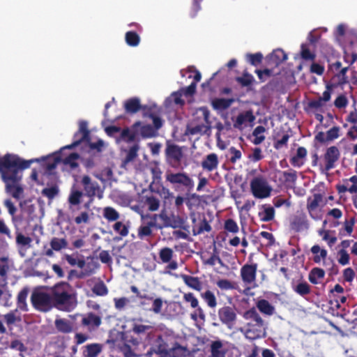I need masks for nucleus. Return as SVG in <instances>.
Wrapping results in <instances>:
<instances>
[{
  "label": "nucleus",
  "instance_id": "obj_38",
  "mask_svg": "<svg viewBox=\"0 0 357 357\" xmlns=\"http://www.w3.org/2000/svg\"><path fill=\"white\" fill-rule=\"evenodd\" d=\"M89 131L87 130V122L85 121H80L79 122V131L75 135V137H77L75 142H78V144L82 142H87L88 140Z\"/></svg>",
  "mask_w": 357,
  "mask_h": 357
},
{
  "label": "nucleus",
  "instance_id": "obj_13",
  "mask_svg": "<svg viewBox=\"0 0 357 357\" xmlns=\"http://www.w3.org/2000/svg\"><path fill=\"white\" fill-rule=\"evenodd\" d=\"M81 183L85 195L91 200H93L95 197H97L100 199L103 197V189L96 181H93L89 176H83Z\"/></svg>",
  "mask_w": 357,
  "mask_h": 357
},
{
  "label": "nucleus",
  "instance_id": "obj_28",
  "mask_svg": "<svg viewBox=\"0 0 357 357\" xmlns=\"http://www.w3.org/2000/svg\"><path fill=\"white\" fill-rule=\"evenodd\" d=\"M54 326L56 329L63 333H69L73 330V323L63 318H57L54 321Z\"/></svg>",
  "mask_w": 357,
  "mask_h": 357
},
{
  "label": "nucleus",
  "instance_id": "obj_35",
  "mask_svg": "<svg viewBox=\"0 0 357 357\" xmlns=\"http://www.w3.org/2000/svg\"><path fill=\"white\" fill-rule=\"evenodd\" d=\"M306 149L304 147H299L296 151V155L291 158V164L294 167H297L302 166L304 163V159L306 157Z\"/></svg>",
  "mask_w": 357,
  "mask_h": 357
},
{
  "label": "nucleus",
  "instance_id": "obj_39",
  "mask_svg": "<svg viewBox=\"0 0 357 357\" xmlns=\"http://www.w3.org/2000/svg\"><path fill=\"white\" fill-rule=\"evenodd\" d=\"M291 227L296 231L305 230L308 228V223L305 216H296L291 222Z\"/></svg>",
  "mask_w": 357,
  "mask_h": 357
},
{
  "label": "nucleus",
  "instance_id": "obj_4",
  "mask_svg": "<svg viewBox=\"0 0 357 357\" xmlns=\"http://www.w3.org/2000/svg\"><path fill=\"white\" fill-rule=\"evenodd\" d=\"M78 142H75L70 145L61 149L59 152H56L45 158V165L48 172H51L59 164H62L64 168L75 169L78 167L79 155L77 153H67V149L76 146Z\"/></svg>",
  "mask_w": 357,
  "mask_h": 357
},
{
  "label": "nucleus",
  "instance_id": "obj_8",
  "mask_svg": "<svg viewBox=\"0 0 357 357\" xmlns=\"http://www.w3.org/2000/svg\"><path fill=\"white\" fill-rule=\"evenodd\" d=\"M181 79L178 89H196L197 84L202 79L201 73L194 66H189L180 70Z\"/></svg>",
  "mask_w": 357,
  "mask_h": 357
},
{
  "label": "nucleus",
  "instance_id": "obj_6",
  "mask_svg": "<svg viewBox=\"0 0 357 357\" xmlns=\"http://www.w3.org/2000/svg\"><path fill=\"white\" fill-rule=\"evenodd\" d=\"M243 317L248 321L244 331L247 338L255 340L265 335L266 324L255 307L245 311Z\"/></svg>",
  "mask_w": 357,
  "mask_h": 357
},
{
  "label": "nucleus",
  "instance_id": "obj_3",
  "mask_svg": "<svg viewBox=\"0 0 357 357\" xmlns=\"http://www.w3.org/2000/svg\"><path fill=\"white\" fill-rule=\"evenodd\" d=\"M255 73L257 75L260 82L271 79L270 84L274 85L277 89L290 86L296 82L294 71L289 68L277 71L275 68L267 66L264 70L256 69Z\"/></svg>",
  "mask_w": 357,
  "mask_h": 357
},
{
  "label": "nucleus",
  "instance_id": "obj_55",
  "mask_svg": "<svg viewBox=\"0 0 357 357\" xmlns=\"http://www.w3.org/2000/svg\"><path fill=\"white\" fill-rule=\"evenodd\" d=\"M103 216L109 221H115L119 219V213L112 207H105L103 209Z\"/></svg>",
  "mask_w": 357,
  "mask_h": 357
},
{
  "label": "nucleus",
  "instance_id": "obj_11",
  "mask_svg": "<svg viewBox=\"0 0 357 357\" xmlns=\"http://www.w3.org/2000/svg\"><path fill=\"white\" fill-rule=\"evenodd\" d=\"M250 190L255 198L265 199L271 196L273 188L264 176H258L251 181Z\"/></svg>",
  "mask_w": 357,
  "mask_h": 357
},
{
  "label": "nucleus",
  "instance_id": "obj_61",
  "mask_svg": "<svg viewBox=\"0 0 357 357\" xmlns=\"http://www.w3.org/2000/svg\"><path fill=\"white\" fill-rule=\"evenodd\" d=\"M337 255V261L341 265L345 266L349 263V255L346 250L341 249L338 251Z\"/></svg>",
  "mask_w": 357,
  "mask_h": 357
},
{
  "label": "nucleus",
  "instance_id": "obj_48",
  "mask_svg": "<svg viewBox=\"0 0 357 357\" xmlns=\"http://www.w3.org/2000/svg\"><path fill=\"white\" fill-rule=\"evenodd\" d=\"M124 105L126 111L130 113L137 112L141 107L140 100L137 98H130L126 100Z\"/></svg>",
  "mask_w": 357,
  "mask_h": 357
},
{
  "label": "nucleus",
  "instance_id": "obj_54",
  "mask_svg": "<svg viewBox=\"0 0 357 357\" xmlns=\"http://www.w3.org/2000/svg\"><path fill=\"white\" fill-rule=\"evenodd\" d=\"M144 205L151 211H155L158 210L160 206V201L158 199L153 196L146 197L144 200Z\"/></svg>",
  "mask_w": 357,
  "mask_h": 357
},
{
  "label": "nucleus",
  "instance_id": "obj_10",
  "mask_svg": "<svg viewBox=\"0 0 357 357\" xmlns=\"http://www.w3.org/2000/svg\"><path fill=\"white\" fill-rule=\"evenodd\" d=\"M228 73L222 68L201 84L202 89H230L227 87Z\"/></svg>",
  "mask_w": 357,
  "mask_h": 357
},
{
  "label": "nucleus",
  "instance_id": "obj_60",
  "mask_svg": "<svg viewBox=\"0 0 357 357\" xmlns=\"http://www.w3.org/2000/svg\"><path fill=\"white\" fill-rule=\"evenodd\" d=\"M216 285L223 291H227L234 289L235 288L234 284L227 279H221L216 282Z\"/></svg>",
  "mask_w": 357,
  "mask_h": 357
},
{
  "label": "nucleus",
  "instance_id": "obj_18",
  "mask_svg": "<svg viewBox=\"0 0 357 357\" xmlns=\"http://www.w3.org/2000/svg\"><path fill=\"white\" fill-rule=\"evenodd\" d=\"M287 54L281 49H278L272 52L266 57V66L270 68H273L277 71L282 70L283 68L280 69V65L287 60Z\"/></svg>",
  "mask_w": 357,
  "mask_h": 357
},
{
  "label": "nucleus",
  "instance_id": "obj_46",
  "mask_svg": "<svg viewBox=\"0 0 357 357\" xmlns=\"http://www.w3.org/2000/svg\"><path fill=\"white\" fill-rule=\"evenodd\" d=\"M324 275L325 272L323 269L320 268H314L310 271L308 279L311 283L316 284L319 283L320 280L323 279Z\"/></svg>",
  "mask_w": 357,
  "mask_h": 357
},
{
  "label": "nucleus",
  "instance_id": "obj_9",
  "mask_svg": "<svg viewBox=\"0 0 357 357\" xmlns=\"http://www.w3.org/2000/svg\"><path fill=\"white\" fill-rule=\"evenodd\" d=\"M33 306L38 311L47 312L54 306L52 294L43 289L33 291L31 296Z\"/></svg>",
  "mask_w": 357,
  "mask_h": 357
},
{
  "label": "nucleus",
  "instance_id": "obj_63",
  "mask_svg": "<svg viewBox=\"0 0 357 357\" xmlns=\"http://www.w3.org/2000/svg\"><path fill=\"white\" fill-rule=\"evenodd\" d=\"M222 344L220 342H215L211 347V357H225V354L220 351Z\"/></svg>",
  "mask_w": 357,
  "mask_h": 357
},
{
  "label": "nucleus",
  "instance_id": "obj_64",
  "mask_svg": "<svg viewBox=\"0 0 357 357\" xmlns=\"http://www.w3.org/2000/svg\"><path fill=\"white\" fill-rule=\"evenodd\" d=\"M225 229L229 231L236 234L238 231V226L237 223L232 219H228L225 222Z\"/></svg>",
  "mask_w": 357,
  "mask_h": 357
},
{
  "label": "nucleus",
  "instance_id": "obj_27",
  "mask_svg": "<svg viewBox=\"0 0 357 357\" xmlns=\"http://www.w3.org/2000/svg\"><path fill=\"white\" fill-rule=\"evenodd\" d=\"M256 307L261 313L266 316L270 317L275 313V307L266 299L258 300Z\"/></svg>",
  "mask_w": 357,
  "mask_h": 357
},
{
  "label": "nucleus",
  "instance_id": "obj_2",
  "mask_svg": "<svg viewBox=\"0 0 357 357\" xmlns=\"http://www.w3.org/2000/svg\"><path fill=\"white\" fill-rule=\"evenodd\" d=\"M54 306L59 310L70 312L77 304L73 287L67 282H61L51 289Z\"/></svg>",
  "mask_w": 357,
  "mask_h": 357
},
{
  "label": "nucleus",
  "instance_id": "obj_40",
  "mask_svg": "<svg viewBox=\"0 0 357 357\" xmlns=\"http://www.w3.org/2000/svg\"><path fill=\"white\" fill-rule=\"evenodd\" d=\"M29 291L26 288H24L22 289L18 295L17 298V307L24 312H26L28 310V305L26 303V298L28 296Z\"/></svg>",
  "mask_w": 357,
  "mask_h": 357
},
{
  "label": "nucleus",
  "instance_id": "obj_34",
  "mask_svg": "<svg viewBox=\"0 0 357 357\" xmlns=\"http://www.w3.org/2000/svg\"><path fill=\"white\" fill-rule=\"evenodd\" d=\"M12 294L7 287V282H3L0 284V302L5 307H9L10 305V298Z\"/></svg>",
  "mask_w": 357,
  "mask_h": 357
},
{
  "label": "nucleus",
  "instance_id": "obj_47",
  "mask_svg": "<svg viewBox=\"0 0 357 357\" xmlns=\"http://www.w3.org/2000/svg\"><path fill=\"white\" fill-rule=\"evenodd\" d=\"M83 192L79 190L72 188L68 198V203L70 206L78 205L81 203Z\"/></svg>",
  "mask_w": 357,
  "mask_h": 357
},
{
  "label": "nucleus",
  "instance_id": "obj_5",
  "mask_svg": "<svg viewBox=\"0 0 357 357\" xmlns=\"http://www.w3.org/2000/svg\"><path fill=\"white\" fill-rule=\"evenodd\" d=\"M145 116L152 119L153 126L137 121L133 124L132 128L137 135L139 134L144 138L153 137L157 135L158 130L163 126L164 123L160 117V109L154 105L145 112Z\"/></svg>",
  "mask_w": 357,
  "mask_h": 357
},
{
  "label": "nucleus",
  "instance_id": "obj_41",
  "mask_svg": "<svg viewBox=\"0 0 357 357\" xmlns=\"http://www.w3.org/2000/svg\"><path fill=\"white\" fill-rule=\"evenodd\" d=\"M102 351V346L99 344H90L85 347L83 352L84 357H97Z\"/></svg>",
  "mask_w": 357,
  "mask_h": 357
},
{
  "label": "nucleus",
  "instance_id": "obj_17",
  "mask_svg": "<svg viewBox=\"0 0 357 357\" xmlns=\"http://www.w3.org/2000/svg\"><path fill=\"white\" fill-rule=\"evenodd\" d=\"M141 216L142 225L139 227L137 235L139 238L143 239L152 234V228L155 227L157 225L149 218V214H145L142 211H138Z\"/></svg>",
  "mask_w": 357,
  "mask_h": 357
},
{
  "label": "nucleus",
  "instance_id": "obj_56",
  "mask_svg": "<svg viewBox=\"0 0 357 357\" xmlns=\"http://www.w3.org/2000/svg\"><path fill=\"white\" fill-rule=\"evenodd\" d=\"M183 101L181 98V94L178 92H174L170 97L166 99L165 105L171 107L172 104L181 105Z\"/></svg>",
  "mask_w": 357,
  "mask_h": 357
},
{
  "label": "nucleus",
  "instance_id": "obj_20",
  "mask_svg": "<svg viewBox=\"0 0 357 357\" xmlns=\"http://www.w3.org/2000/svg\"><path fill=\"white\" fill-rule=\"evenodd\" d=\"M218 317L221 322L229 328L234 324L236 319V314L234 308L229 306H224L218 310Z\"/></svg>",
  "mask_w": 357,
  "mask_h": 357
},
{
  "label": "nucleus",
  "instance_id": "obj_45",
  "mask_svg": "<svg viewBox=\"0 0 357 357\" xmlns=\"http://www.w3.org/2000/svg\"><path fill=\"white\" fill-rule=\"evenodd\" d=\"M125 40L126 44L130 47H137L140 43V36L139 34L132 31H127L125 34Z\"/></svg>",
  "mask_w": 357,
  "mask_h": 357
},
{
  "label": "nucleus",
  "instance_id": "obj_21",
  "mask_svg": "<svg viewBox=\"0 0 357 357\" xmlns=\"http://www.w3.org/2000/svg\"><path fill=\"white\" fill-rule=\"evenodd\" d=\"M257 264H245L241 268V277L246 284H252L256 280Z\"/></svg>",
  "mask_w": 357,
  "mask_h": 357
},
{
  "label": "nucleus",
  "instance_id": "obj_57",
  "mask_svg": "<svg viewBox=\"0 0 357 357\" xmlns=\"http://www.w3.org/2000/svg\"><path fill=\"white\" fill-rule=\"evenodd\" d=\"M174 252L169 248H164L160 250L159 257L163 263H168L173 257Z\"/></svg>",
  "mask_w": 357,
  "mask_h": 357
},
{
  "label": "nucleus",
  "instance_id": "obj_14",
  "mask_svg": "<svg viewBox=\"0 0 357 357\" xmlns=\"http://www.w3.org/2000/svg\"><path fill=\"white\" fill-rule=\"evenodd\" d=\"M21 321L17 309L11 310L6 314H0V334L7 332L6 326L9 330H13V326Z\"/></svg>",
  "mask_w": 357,
  "mask_h": 357
},
{
  "label": "nucleus",
  "instance_id": "obj_44",
  "mask_svg": "<svg viewBox=\"0 0 357 357\" xmlns=\"http://www.w3.org/2000/svg\"><path fill=\"white\" fill-rule=\"evenodd\" d=\"M265 132L266 128L264 126H257L252 132L253 139L252 140V142H253V144L258 145L262 143L266 138L264 135Z\"/></svg>",
  "mask_w": 357,
  "mask_h": 357
},
{
  "label": "nucleus",
  "instance_id": "obj_16",
  "mask_svg": "<svg viewBox=\"0 0 357 357\" xmlns=\"http://www.w3.org/2000/svg\"><path fill=\"white\" fill-rule=\"evenodd\" d=\"M233 81L236 86L245 89H252L257 83L255 78L247 68H245L242 73H238Z\"/></svg>",
  "mask_w": 357,
  "mask_h": 357
},
{
  "label": "nucleus",
  "instance_id": "obj_24",
  "mask_svg": "<svg viewBox=\"0 0 357 357\" xmlns=\"http://www.w3.org/2000/svg\"><path fill=\"white\" fill-rule=\"evenodd\" d=\"M132 331L137 335H151L153 331V326L143 323L142 319H133Z\"/></svg>",
  "mask_w": 357,
  "mask_h": 357
},
{
  "label": "nucleus",
  "instance_id": "obj_23",
  "mask_svg": "<svg viewBox=\"0 0 357 357\" xmlns=\"http://www.w3.org/2000/svg\"><path fill=\"white\" fill-rule=\"evenodd\" d=\"M219 165V158L216 153H211L206 155L202 160L201 165L203 169L213 172L217 169Z\"/></svg>",
  "mask_w": 357,
  "mask_h": 357
},
{
  "label": "nucleus",
  "instance_id": "obj_25",
  "mask_svg": "<svg viewBox=\"0 0 357 357\" xmlns=\"http://www.w3.org/2000/svg\"><path fill=\"white\" fill-rule=\"evenodd\" d=\"M255 119L251 111L243 112L237 116L234 123V127L238 129H243L252 123Z\"/></svg>",
  "mask_w": 357,
  "mask_h": 357
},
{
  "label": "nucleus",
  "instance_id": "obj_42",
  "mask_svg": "<svg viewBox=\"0 0 357 357\" xmlns=\"http://www.w3.org/2000/svg\"><path fill=\"white\" fill-rule=\"evenodd\" d=\"M169 357H186L189 355V351L186 347L179 344H175L167 352Z\"/></svg>",
  "mask_w": 357,
  "mask_h": 357
},
{
  "label": "nucleus",
  "instance_id": "obj_58",
  "mask_svg": "<svg viewBox=\"0 0 357 357\" xmlns=\"http://www.w3.org/2000/svg\"><path fill=\"white\" fill-rule=\"evenodd\" d=\"M9 266L6 258L0 259V278L2 282H6L7 280V273L8 271Z\"/></svg>",
  "mask_w": 357,
  "mask_h": 357
},
{
  "label": "nucleus",
  "instance_id": "obj_50",
  "mask_svg": "<svg viewBox=\"0 0 357 357\" xmlns=\"http://www.w3.org/2000/svg\"><path fill=\"white\" fill-rule=\"evenodd\" d=\"M264 56L261 52L248 53L245 55L246 61L253 66H258L262 62Z\"/></svg>",
  "mask_w": 357,
  "mask_h": 357
},
{
  "label": "nucleus",
  "instance_id": "obj_59",
  "mask_svg": "<svg viewBox=\"0 0 357 357\" xmlns=\"http://www.w3.org/2000/svg\"><path fill=\"white\" fill-rule=\"evenodd\" d=\"M294 290L301 296H305L310 293V285L304 282H300L294 287Z\"/></svg>",
  "mask_w": 357,
  "mask_h": 357
},
{
  "label": "nucleus",
  "instance_id": "obj_22",
  "mask_svg": "<svg viewBox=\"0 0 357 357\" xmlns=\"http://www.w3.org/2000/svg\"><path fill=\"white\" fill-rule=\"evenodd\" d=\"M340 157L339 149L336 146H331L324 155L325 166L324 169L328 171L335 167V163Z\"/></svg>",
  "mask_w": 357,
  "mask_h": 357
},
{
  "label": "nucleus",
  "instance_id": "obj_36",
  "mask_svg": "<svg viewBox=\"0 0 357 357\" xmlns=\"http://www.w3.org/2000/svg\"><path fill=\"white\" fill-rule=\"evenodd\" d=\"M166 153L168 157L174 159L176 162L181 161L183 157L181 148L174 144L167 146L166 149Z\"/></svg>",
  "mask_w": 357,
  "mask_h": 357
},
{
  "label": "nucleus",
  "instance_id": "obj_19",
  "mask_svg": "<svg viewBox=\"0 0 357 357\" xmlns=\"http://www.w3.org/2000/svg\"><path fill=\"white\" fill-rule=\"evenodd\" d=\"M322 196L319 194H314L307 199V208L310 216L315 220L321 218L319 208L322 202Z\"/></svg>",
  "mask_w": 357,
  "mask_h": 357
},
{
  "label": "nucleus",
  "instance_id": "obj_53",
  "mask_svg": "<svg viewBox=\"0 0 357 357\" xmlns=\"http://www.w3.org/2000/svg\"><path fill=\"white\" fill-rule=\"evenodd\" d=\"M301 57L302 59L305 61H313L315 59L316 55L314 53L312 52L307 44H302L301 46Z\"/></svg>",
  "mask_w": 357,
  "mask_h": 357
},
{
  "label": "nucleus",
  "instance_id": "obj_51",
  "mask_svg": "<svg viewBox=\"0 0 357 357\" xmlns=\"http://www.w3.org/2000/svg\"><path fill=\"white\" fill-rule=\"evenodd\" d=\"M259 215L262 221L268 222L273 220L274 218V208L271 206H264L263 207V210L261 212H259Z\"/></svg>",
  "mask_w": 357,
  "mask_h": 357
},
{
  "label": "nucleus",
  "instance_id": "obj_49",
  "mask_svg": "<svg viewBox=\"0 0 357 357\" xmlns=\"http://www.w3.org/2000/svg\"><path fill=\"white\" fill-rule=\"evenodd\" d=\"M201 297L211 308H215L217 305V300L215 294L210 290L201 294Z\"/></svg>",
  "mask_w": 357,
  "mask_h": 357
},
{
  "label": "nucleus",
  "instance_id": "obj_33",
  "mask_svg": "<svg viewBox=\"0 0 357 357\" xmlns=\"http://www.w3.org/2000/svg\"><path fill=\"white\" fill-rule=\"evenodd\" d=\"M234 102L233 98H215L212 100L211 104L214 109L222 111L231 106Z\"/></svg>",
  "mask_w": 357,
  "mask_h": 357
},
{
  "label": "nucleus",
  "instance_id": "obj_26",
  "mask_svg": "<svg viewBox=\"0 0 357 357\" xmlns=\"http://www.w3.org/2000/svg\"><path fill=\"white\" fill-rule=\"evenodd\" d=\"M149 218L152 221H154L157 225L156 228L162 229L163 227H167L168 225H171L169 220L171 219L165 211H161L159 214H149Z\"/></svg>",
  "mask_w": 357,
  "mask_h": 357
},
{
  "label": "nucleus",
  "instance_id": "obj_62",
  "mask_svg": "<svg viewBox=\"0 0 357 357\" xmlns=\"http://www.w3.org/2000/svg\"><path fill=\"white\" fill-rule=\"evenodd\" d=\"M340 128L335 126L328 130L326 133V140L332 141L339 137Z\"/></svg>",
  "mask_w": 357,
  "mask_h": 357
},
{
  "label": "nucleus",
  "instance_id": "obj_12",
  "mask_svg": "<svg viewBox=\"0 0 357 357\" xmlns=\"http://www.w3.org/2000/svg\"><path fill=\"white\" fill-rule=\"evenodd\" d=\"M166 180L172 185L184 188L189 192L192 190L195 185L194 181L185 172L167 173Z\"/></svg>",
  "mask_w": 357,
  "mask_h": 357
},
{
  "label": "nucleus",
  "instance_id": "obj_7",
  "mask_svg": "<svg viewBox=\"0 0 357 357\" xmlns=\"http://www.w3.org/2000/svg\"><path fill=\"white\" fill-rule=\"evenodd\" d=\"M194 116L197 122L188 126V133L190 135L205 134L211 127L208 110L206 107H200L196 109Z\"/></svg>",
  "mask_w": 357,
  "mask_h": 357
},
{
  "label": "nucleus",
  "instance_id": "obj_37",
  "mask_svg": "<svg viewBox=\"0 0 357 357\" xmlns=\"http://www.w3.org/2000/svg\"><path fill=\"white\" fill-rule=\"evenodd\" d=\"M120 136L119 138H116V142L120 143L121 142H130L134 141L137 132H135V130H133L132 127L130 128H126L123 130L122 131L120 130Z\"/></svg>",
  "mask_w": 357,
  "mask_h": 357
},
{
  "label": "nucleus",
  "instance_id": "obj_1",
  "mask_svg": "<svg viewBox=\"0 0 357 357\" xmlns=\"http://www.w3.org/2000/svg\"><path fill=\"white\" fill-rule=\"evenodd\" d=\"M38 159L24 160L15 155L7 154L0 158V172L6 185V191L14 198L20 199L23 192L20 181L22 171L29 168L34 161Z\"/></svg>",
  "mask_w": 357,
  "mask_h": 357
},
{
  "label": "nucleus",
  "instance_id": "obj_32",
  "mask_svg": "<svg viewBox=\"0 0 357 357\" xmlns=\"http://www.w3.org/2000/svg\"><path fill=\"white\" fill-rule=\"evenodd\" d=\"M181 277L183 280L184 283L190 288L199 291L202 290V284L198 278L192 277L185 274L181 275Z\"/></svg>",
  "mask_w": 357,
  "mask_h": 357
},
{
  "label": "nucleus",
  "instance_id": "obj_52",
  "mask_svg": "<svg viewBox=\"0 0 357 357\" xmlns=\"http://www.w3.org/2000/svg\"><path fill=\"white\" fill-rule=\"evenodd\" d=\"M50 246L54 251H60L68 246V242L65 238L54 237L50 241Z\"/></svg>",
  "mask_w": 357,
  "mask_h": 357
},
{
  "label": "nucleus",
  "instance_id": "obj_30",
  "mask_svg": "<svg viewBox=\"0 0 357 357\" xmlns=\"http://www.w3.org/2000/svg\"><path fill=\"white\" fill-rule=\"evenodd\" d=\"M82 324L88 326L89 328H94L100 325L101 319L93 313H89L84 316L82 320Z\"/></svg>",
  "mask_w": 357,
  "mask_h": 357
},
{
  "label": "nucleus",
  "instance_id": "obj_29",
  "mask_svg": "<svg viewBox=\"0 0 357 357\" xmlns=\"http://www.w3.org/2000/svg\"><path fill=\"white\" fill-rule=\"evenodd\" d=\"M64 259L71 266H77L79 268H83L86 264L84 257L78 252L72 255H65Z\"/></svg>",
  "mask_w": 357,
  "mask_h": 357
},
{
  "label": "nucleus",
  "instance_id": "obj_15",
  "mask_svg": "<svg viewBox=\"0 0 357 357\" xmlns=\"http://www.w3.org/2000/svg\"><path fill=\"white\" fill-rule=\"evenodd\" d=\"M330 69L335 73L331 79L333 86H338L346 84L347 82L346 73L348 70V67H342L341 62L337 61L330 65Z\"/></svg>",
  "mask_w": 357,
  "mask_h": 357
},
{
  "label": "nucleus",
  "instance_id": "obj_31",
  "mask_svg": "<svg viewBox=\"0 0 357 357\" xmlns=\"http://www.w3.org/2000/svg\"><path fill=\"white\" fill-rule=\"evenodd\" d=\"M310 251L314 255L313 260L315 263L320 264L323 261L325 264L324 260L328 255L326 249L321 248L319 245H314L311 248Z\"/></svg>",
  "mask_w": 357,
  "mask_h": 357
},
{
  "label": "nucleus",
  "instance_id": "obj_43",
  "mask_svg": "<svg viewBox=\"0 0 357 357\" xmlns=\"http://www.w3.org/2000/svg\"><path fill=\"white\" fill-rule=\"evenodd\" d=\"M331 98V94L328 91H325L322 97L312 100L310 102L309 106L312 108L319 109L322 107L325 103Z\"/></svg>",
  "mask_w": 357,
  "mask_h": 357
}]
</instances>
